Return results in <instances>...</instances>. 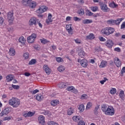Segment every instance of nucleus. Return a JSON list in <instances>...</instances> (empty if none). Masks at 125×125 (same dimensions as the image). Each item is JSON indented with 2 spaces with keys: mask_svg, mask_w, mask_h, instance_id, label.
Wrapping results in <instances>:
<instances>
[{
  "mask_svg": "<svg viewBox=\"0 0 125 125\" xmlns=\"http://www.w3.org/2000/svg\"><path fill=\"white\" fill-rule=\"evenodd\" d=\"M99 106H100V105H98L97 106L95 107V109L94 110V113L95 115H97V114H98V110L99 109Z\"/></svg>",
  "mask_w": 125,
  "mask_h": 125,
  "instance_id": "nucleus-36",
  "label": "nucleus"
},
{
  "mask_svg": "<svg viewBox=\"0 0 125 125\" xmlns=\"http://www.w3.org/2000/svg\"><path fill=\"white\" fill-rule=\"evenodd\" d=\"M108 33L109 35H111V34H113L114 32H115V29L112 27H108Z\"/></svg>",
  "mask_w": 125,
  "mask_h": 125,
  "instance_id": "nucleus-37",
  "label": "nucleus"
},
{
  "mask_svg": "<svg viewBox=\"0 0 125 125\" xmlns=\"http://www.w3.org/2000/svg\"><path fill=\"white\" fill-rule=\"evenodd\" d=\"M43 114L45 115L46 116L49 114V111L48 110H45L43 112Z\"/></svg>",
  "mask_w": 125,
  "mask_h": 125,
  "instance_id": "nucleus-59",
  "label": "nucleus"
},
{
  "mask_svg": "<svg viewBox=\"0 0 125 125\" xmlns=\"http://www.w3.org/2000/svg\"><path fill=\"white\" fill-rule=\"evenodd\" d=\"M124 20V18H118L116 20H113V25H120V23Z\"/></svg>",
  "mask_w": 125,
  "mask_h": 125,
  "instance_id": "nucleus-10",
  "label": "nucleus"
},
{
  "mask_svg": "<svg viewBox=\"0 0 125 125\" xmlns=\"http://www.w3.org/2000/svg\"><path fill=\"white\" fill-rule=\"evenodd\" d=\"M8 114H9V108L7 107L1 111L0 115L1 117H2L3 115H8Z\"/></svg>",
  "mask_w": 125,
  "mask_h": 125,
  "instance_id": "nucleus-12",
  "label": "nucleus"
},
{
  "mask_svg": "<svg viewBox=\"0 0 125 125\" xmlns=\"http://www.w3.org/2000/svg\"><path fill=\"white\" fill-rule=\"evenodd\" d=\"M106 81H108V79L106 77L104 78V80L100 81L101 84H104V83H106Z\"/></svg>",
  "mask_w": 125,
  "mask_h": 125,
  "instance_id": "nucleus-48",
  "label": "nucleus"
},
{
  "mask_svg": "<svg viewBox=\"0 0 125 125\" xmlns=\"http://www.w3.org/2000/svg\"><path fill=\"white\" fill-rule=\"evenodd\" d=\"M19 42H21L22 44H24V43H25V42H26V41L25 40L24 37L21 36L19 38Z\"/></svg>",
  "mask_w": 125,
  "mask_h": 125,
  "instance_id": "nucleus-32",
  "label": "nucleus"
},
{
  "mask_svg": "<svg viewBox=\"0 0 125 125\" xmlns=\"http://www.w3.org/2000/svg\"><path fill=\"white\" fill-rule=\"evenodd\" d=\"M107 64V62L103 60L101 62V64L100 65V68H104L106 66V64Z\"/></svg>",
  "mask_w": 125,
  "mask_h": 125,
  "instance_id": "nucleus-31",
  "label": "nucleus"
},
{
  "mask_svg": "<svg viewBox=\"0 0 125 125\" xmlns=\"http://www.w3.org/2000/svg\"><path fill=\"white\" fill-rule=\"evenodd\" d=\"M99 4L101 6V10L104 11V12H108V11H110V9L108 8L107 5L102 2H99Z\"/></svg>",
  "mask_w": 125,
  "mask_h": 125,
  "instance_id": "nucleus-3",
  "label": "nucleus"
},
{
  "mask_svg": "<svg viewBox=\"0 0 125 125\" xmlns=\"http://www.w3.org/2000/svg\"><path fill=\"white\" fill-rule=\"evenodd\" d=\"M78 55L80 57H81V58H83L84 57V55H85V53H84L83 50H81L79 53Z\"/></svg>",
  "mask_w": 125,
  "mask_h": 125,
  "instance_id": "nucleus-28",
  "label": "nucleus"
},
{
  "mask_svg": "<svg viewBox=\"0 0 125 125\" xmlns=\"http://www.w3.org/2000/svg\"><path fill=\"white\" fill-rule=\"evenodd\" d=\"M32 1V0H22V3L23 5H28V4H30Z\"/></svg>",
  "mask_w": 125,
  "mask_h": 125,
  "instance_id": "nucleus-23",
  "label": "nucleus"
},
{
  "mask_svg": "<svg viewBox=\"0 0 125 125\" xmlns=\"http://www.w3.org/2000/svg\"><path fill=\"white\" fill-rule=\"evenodd\" d=\"M4 21V19L2 17H0V24H2L3 23V21Z\"/></svg>",
  "mask_w": 125,
  "mask_h": 125,
  "instance_id": "nucleus-60",
  "label": "nucleus"
},
{
  "mask_svg": "<svg viewBox=\"0 0 125 125\" xmlns=\"http://www.w3.org/2000/svg\"><path fill=\"white\" fill-rule=\"evenodd\" d=\"M117 92V90L115 88H113L110 91L111 94H115Z\"/></svg>",
  "mask_w": 125,
  "mask_h": 125,
  "instance_id": "nucleus-45",
  "label": "nucleus"
},
{
  "mask_svg": "<svg viewBox=\"0 0 125 125\" xmlns=\"http://www.w3.org/2000/svg\"><path fill=\"white\" fill-rule=\"evenodd\" d=\"M29 24L30 26H32V25H37V18H32L29 21Z\"/></svg>",
  "mask_w": 125,
  "mask_h": 125,
  "instance_id": "nucleus-8",
  "label": "nucleus"
},
{
  "mask_svg": "<svg viewBox=\"0 0 125 125\" xmlns=\"http://www.w3.org/2000/svg\"><path fill=\"white\" fill-rule=\"evenodd\" d=\"M36 99V100H38V101H42V100L43 99V96L41 94L37 95Z\"/></svg>",
  "mask_w": 125,
  "mask_h": 125,
  "instance_id": "nucleus-26",
  "label": "nucleus"
},
{
  "mask_svg": "<svg viewBox=\"0 0 125 125\" xmlns=\"http://www.w3.org/2000/svg\"><path fill=\"white\" fill-rule=\"evenodd\" d=\"M40 91L39 90V89H36L34 91H32V90H30L29 91V92L30 93H32V94H36V93H38V92H39Z\"/></svg>",
  "mask_w": 125,
  "mask_h": 125,
  "instance_id": "nucleus-47",
  "label": "nucleus"
},
{
  "mask_svg": "<svg viewBox=\"0 0 125 125\" xmlns=\"http://www.w3.org/2000/svg\"><path fill=\"white\" fill-rule=\"evenodd\" d=\"M79 109L80 112H83L84 111V105L83 104H81L79 106Z\"/></svg>",
  "mask_w": 125,
  "mask_h": 125,
  "instance_id": "nucleus-41",
  "label": "nucleus"
},
{
  "mask_svg": "<svg viewBox=\"0 0 125 125\" xmlns=\"http://www.w3.org/2000/svg\"><path fill=\"white\" fill-rule=\"evenodd\" d=\"M58 70L59 71V72H63L65 70V67L63 65H60L58 68Z\"/></svg>",
  "mask_w": 125,
  "mask_h": 125,
  "instance_id": "nucleus-38",
  "label": "nucleus"
},
{
  "mask_svg": "<svg viewBox=\"0 0 125 125\" xmlns=\"http://www.w3.org/2000/svg\"><path fill=\"white\" fill-rule=\"evenodd\" d=\"M109 6H110V7H112V8H117L118 4H116L115 2L113 1L109 3Z\"/></svg>",
  "mask_w": 125,
  "mask_h": 125,
  "instance_id": "nucleus-24",
  "label": "nucleus"
},
{
  "mask_svg": "<svg viewBox=\"0 0 125 125\" xmlns=\"http://www.w3.org/2000/svg\"><path fill=\"white\" fill-rule=\"evenodd\" d=\"M82 23L83 24H90V23H92V20L86 19L83 21Z\"/></svg>",
  "mask_w": 125,
  "mask_h": 125,
  "instance_id": "nucleus-29",
  "label": "nucleus"
},
{
  "mask_svg": "<svg viewBox=\"0 0 125 125\" xmlns=\"http://www.w3.org/2000/svg\"><path fill=\"white\" fill-rule=\"evenodd\" d=\"M9 104L11 106H12L13 108L18 107L20 105V100L16 98H12L9 101Z\"/></svg>",
  "mask_w": 125,
  "mask_h": 125,
  "instance_id": "nucleus-1",
  "label": "nucleus"
},
{
  "mask_svg": "<svg viewBox=\"0 0 125 125\" xmlns=\"http://www.w3.org/2000/svg\"><path fill=\"white\" fill-rule=\"evenodd\" d=\"M106 23H107V24H108V25H113L114 20L110 19V20H107L106 21Z\"/></svg>",
  "mask_w": 125,
  "mask_h": 125,
  "instance_id": "nucleus-40",
  "label": "nucleus"
},
{
  "mask_svg": "<svg viewBox=\"0 0 125 125\" xmlns=\"http://www.w3.org/2000/svg\"><path fill=\"white\" fill-rule=\"evenodd\" d=\"M77 13H78V14H80V15H83V14H84V11H83V9H81L79 10L78 11Z\"/></svg>",
  "mask_w": 125,
  "mask_h": 125,
  "instance_id": "nucleus-43",
  "label": "nucleus"
},
{
  "mask_svg": "<svg viewBox=\"0 0 125 125\" xmlns=\"http://www.w3.org/2000/svg\"><path fill=\"white\" fill-rule=\"evenodd\" d=\"M68 91H71L72 92H74V93H77L78 92V90L75 89V87L73 86H70L66 88Z\"/></svg>",
  "mask_w": 125,
  "mask_h": 125,
  "instance_id": "nucleus-13",
  "label": "nucleus"
},
{
  "mask_svg": "<svg viewBox=\"0 0 125 125\" xmlns=\"http://www.w3.org/2000/svg\"><path fill=\"white\" fill-rule=\"evenodd\" d=\"M119 96L122 100H125V92L124 90H121L119 94Z\"/></svg>",
  "mask_w": 125,
  "mask_h": 125,
  "instance_id": "nucleus-27",
  "label": "nucleus"
},
{
  "mask_svg": "<svg viewBox=\"0 0 125 125\" xmlns=\"http://www.w3.org/2000/svg\"><path fill=\"white\" fill-rule=\"evenodd\" d=\"M48 9L47 7L45 6H42L40 7L38 10H37L36 12L38 14H42V13H43L45 11H46Z\"/></svg>",
  "mask_w": 125,
  "mask_h": 125,
  "instance_id": "nucleus-4",
  "label": "nucleus"
},
{
  "mask_svg": "<svg viewBox=\"0 0 125 125\" xmlns=\"http://www.w3.org/2000/svg\"><path fill=\"white\" fill-rule=\"evenodd\" d=\"M72 24H67L66 26V30L67 31L68 34L73 35V29H72Z\"/></svg>",
  "mask_w": 125,
  "mask_h": 125,
  "instance_id": "nucleus-9",
  "label": "nucleus"
},
{
  "mask_svg": "<svg viewBox=\"0 0 125 125\" xmlns=\"http://www.w3.org/2000/svg\"><path fill=\"white\" fill-rule=\"evenodd\" d=\"M115 51H117V52H121V48L119 47H116L114 48Z\"/></svg>",
  "mask_w": 125,
  "mask_h": 125,
  "instance_id": "nucleus-61",
  "label": "nucleus"
},
{
  "mask_svg": "<svg viewBox=\"0 0 125 125\" xmlns=\"http://www.w3.org/2000/svg\"><path fill=\"white\" fill-rule=\"evenodd\" d=\"M105 44L106 46H107L109 48H112L114 45V42H113L112 40H108L105 42Z\"/></svg>",
  "mask_w": 125,
  "mask_h": 125,
  "instance_id": "nucleus-5",
  "label": "nucleus"
},
{
  "mask_svg": "<svg viewBox=\"0 0 125 125\" xmlns=\"http://www.w3.org/2000/svg\"><path fill=\"white\" fill-rule=\"evenodd\" d=\"M80 64L83 68H86L88 65V62L85 59H83L80 61Z\"/></svg>",
  "mask_w": 125,
  "mask_h": 125,
  "instance_id": "nucleus-7",
  "label": "nucleus"
},
{
  "mask_svg": "<svg viewBox=\"0 0 125 125\" xmlns=\"http://www.w3.org/2000/svg\"><path fill=\"white\" fill-rule=\"evenodd\" d=\"M62 60H63V59H62V58H56V61H57V62H58L59 63H60V62H62Z\"/></svg>",
  "mask_w": 125,
  "mask_h": 125,
  "instance_id": "nucleus-52",
  "label": "nucleus"
},
{
  "mask_svg": "<svg viewBox=\"0 0 125 125\" xmlns=\"http://www.w3.org/2000/svg\"><path fill=\"white\" fill-rule=\"evenodd\" d=\"M107 104H104L102 105L101 110L103 111V112H104L105 114H106V110H107Z\"/></svg>",
  "mask_w": 125,
  "mask_h": 125,
  "instance_id": "nucleus-30",
  "label": "nucleus"
},
{
  "mask_svg": "<svg viewBox=\"0 0 125 125\" xmlns=\"http://www.w3.org/2000/svg\"><path fill=\"white\" fill-rule=\"evenodd\" d=\"M87 98V95L84 94L82 95L81 99H86Z\"/></svg>",
  "mask_w": 125,
  "mask_h": 125,
  "instance_id": "nucleus-53",
  "label": "nucleus"
},
{
  "mask_svg": "<svg viewBox=\"0 0 125 125\" xmlns=\"http://www.w3.org/2000/svg\"><path fill=\"white\" fill-rule=\"evenodd\" d=\"M36 63H37V60L33 59H32L30 61H29L28 65H35Z\"/></svg>",
  "mask_w": 125,
  "mask_h": 125,
  "instance_id": "nucleus-34",
  "label": "nucleus"
},
{
  "mask_svg": "<svg viewBox=\"0 0 125 125\" xmlns=\"http://www.w3.org/2000/svg\"><path fill=\"white\" fill-rule=\"evenodd\" d=\"M34 115H35V113H34L33 112L31 111H29L27 113H25L23 114V117H24V118H29V117H33V116Z\"/></svg>",
  "mask_w": 125,
  "mask_h": 125,
  "instance_id": "nucleus-15",
  "label": "nucleus"
},
{
  "mask_svg": "<svg viewBox=\"0 0 125 125\" xmlns=\"http://www.w3.org/2000/svg\"><path fill=\"white\" fill-rule=\"evenodd\" d=\"M78 125H85V123L82 120L78 122Z\"/></svg>",
  "mask_w": 125,
  "mask_h": 125,
  "instance_id": "nucleus-55",
  "label": "nucleus"
},
{
  "mask_svg": "<svg viewBox=\"0 0 125 125\" xmlns=\"http://www.w3.org/2000/svg\"><path fill=\"white\" fill-rule=\"evenodd\" d=\"M92 107V103L91 102H89L86 105V110H89V109H90Z\"/></svg>",
  "mask_w": 125,
  "mask_h": 125,
  "instance_id": "nucleus-35",
  "label": "nucleus"
},
{
  "mask_svg": "<svg viewBox=\"0 0 125 125\" xmlns=\"http://www.w3.org/2000/svg\"><path fill=\"white\" fill-rule=\"evenodd\" d=\"M95 39V37L94 36V34L93 33H90L89 35L86 37V40H94Z\"/></svg>",
  "mask_w": 125,
  "mask_h": 125,
  "instance_id": "nucleus-17",
  "label": "nucleus"
},
{
  "mask_svg": "<svg viewBox=\"0 0 125 125\" xmlns=\"http://www.w3.org/2000/svg\"><path fill=\"white\" fill-rule=\"evenodd\" d=\"M27 42H29V43H33V42H35V40H34V39H33L27 38Z\"/></svg>",
  "mask_w": 125,
  "mask_h": 125,
  "instance_id": "nucleus-49",
  "label": "nucleus"
},
{
  "mask_svg": "<svg viewBox=\"0 0 125 125\" xmlns=\"http://www.w3.org/2000/svg\"><path fill=\"white\" fill-rule=\"evenodd\" d=\"M91 10L92 11H93V12H95V11H98V7L97 6H92L91 7Z\"/></svg>",
  "mask_w": 125,
  "mask_h": 125,
  "instance_id": "nucleus-42",
  "label": "nucleus"
},
{
  "mask_svg": "<svg viewBox=\"0 0 125 125\" xmlns=\"http://www.w3.org/2000/svg\"><path fill=\"white\" fill-rule=\"evenodd\" d=\"M24 75L25 77H29V76H31V73L29 72H25Z\"/></svg>",
  "mask_w": 125,
  "mask_h": 125,
  "instance_id": "nucleus-64",
  "label": "nucleus"
},
{
  "mask_svg": "<svg viewBox=\"0 0 125 125\" xmlns=\"http://www.w3.org/2000/svg\"><path fill=\"white\" fill-rule=\"evenodd\" d=\"M74 113H75V110L72 107H70L67 110V115H68V116H71V115L74 114Z\"/></svg>",
  "mask_w": 125,
  "mask_h": 125,
  "instance_id": "nucleus-19",
  "label": "nucleus"
},
{
  "mask_svg": "<svg viewBox=\"0 0 125 125\" xmlns=\"http://www.w3.org/2000/svg\"><path fill=\"white\" fill-rule=\"evenodd\" d=\"M114 62L116 66H117L118 68L122 66V62L120 61V59L119 58L115 59Z\"/></svg>",
  "mask_w": 125,
  "mask_h": 125,
  "instance_id": "nucleus-14",
  "label": "nucleus"
},
{
  "mask_svg": "<svg viewBox=\"0 0 125 125\" xmlns=\"http://www.w3.org/2000/svg\"><path fill=\"white\" fill-rule=\"evenodd\" d=\"M87 11H88L87 15L88 16H91L92 15H93V13H92L90 10H87Z\"/></svg>",
  "mask_w": 125,
  "mask_h": 125,
  "instance_id": "nucleus-62",
  "label": "nucleus"
},
{
  "mask_svg": "<svg viewBox=\"0 0 125 125\" xmlns=\"http://www.w3.org/2000/svg\"><path fill=\"white\" fill-rule=\"evenodd\" d=\"M12 87L14 89H19V88H20V86H19V85H13V84H12Z\"/></svg>",
  "mask_w": 125,
  "mask_h": 125,
  "instance_id": "nucleus-51",
  "label": "nucleus"
},
{
  "mask_svg": "<svg viewBox=\"0 0 125 125\" xmlns=\"http://www.w3.org/2000/svg\"><path fill=\"white\" fill-rule=\"evenodd\" d=\"M9 55L14 56L15 55V50L13 48H10L9 51Z\"/></svg>",
  "mask_w": 125,
  "mask_h": 125,
  "instance_id": "nucleus-20",
  "label": "nucleus"
},
{
  "mask_svg": "<svg viewBox=\"0 0 125 125\" xmlns=\"http://www.w3.org/2000/svg\"><path fill=\"white\" fill-rule=\"evenodd\" d=\"M58 86L60 88H66L67 87V85L65 83H61L59 84Z\"/></svg>",
  "mask_w": 125,
  "mask_h": 125,
  "instance_id": "nucleus-25",
  "label": "nucleus"
},
{
  "mask_svg": "<svg viewBox=\"0 0 125 125\" xmlns=\"http://www.w3.org/2000/svg\"><path fill=\"white\" fill-rule=\"evenodd\" d=\"M36 38H37V35H36V34H34V33L31 34L30 36L27 37V38L32 39V40H34V41H35Z\"/></svg>",
  "mask_w": 125,
  "mask_h": 125,
  "instance_id": "nucleus-39",
  "label": "nucleus"
},
{
  "mask_svg": "<svg viewBox=\"0 0 125 125\" xmlns=\"http://www.w3.org/2000/svg\"><path fill=\"white\" fill-rule=\"evenodd\" d=\"M30 54L28 52H26L23 54V57L25 58V59H28L29 58Z\"/></svg>",
  "mask_w": 125,
  "mask_h": 125,
  "instance_id": "nucleus-46",
  "label": "nucleus"
},
{
  "mask_svg": "<svg viewBox=\"0 0 125 125\" xmlns=\"http://www.w3.org/2000/svg\"><path fill=\"white\" fill-rule=\"evenodd\" d=\"M30 7H31V8H35L36 6H37V5L35 4V3H32L31 4H30L29 5Z\"/></svg>",
  "mask_w": 125,
  "mask_h": 125,
  "instance_id": "nucleus-54",
  "label": "nucleus"
},
{
  "mask_svg": "<svg viewBox=\"0 0 125 125\" xmlns=\"http://www.w3.org/2000/svg\"><path fill=\"white\" fill-rule=\"evenodd\" d=\"M13 80V77H12V75H9L6 76V81L7 82H11Z\"/></svg>",
  "mask_w": 125,
  "mask_h": 125,
  "instance_id": "nucleus-33",
  "label": "nucleus"
},
{
  "mask_svg": "<svg viewBox=\"0 0 125 125\" xmlns=\"http://www.w3.org/2000/svg\"><path fill=\"white\" fill-rule=\"evenodd\" d=\"M40 41L42 43H43L44 44L47 43V42H49V41H47L46 39H41Z\"/></svg>",
  "mask_w": 125,
  "mask_h": 125,
  "instance_id": "nucleus-44",
  "label": "nucleus"
},
{
  "mask_svg": "<svg viewBox=\"0 0 125 125\" xmlns=\"http://www.w3.org/2000/svg\"><path fill=\"white\" fill-rule=\"evenodd\" d=\"M95 50L98 52H99V51H102V49L100 48V47H98L95 48Z\"/></svg>",
  "mask_w": 125,
  "mask_h": 125,
  "instance_id": "nucleus-57",
  "label": "nucleus"
},
{
  "mask_svg": "<svg viewBox=\"0 0 125 125\" xmlns=\"http://www.w3.org/2000/svg\"><path fill=\"white\" fill-rule=\"evenodd\" d=\"M105 115H108V116H113V115H115V110L114 109V107L108 106L105 111Z\"/></svg>",
  "mask_w": 125,
  "mask_h": 125,
  "instance_id": "nucleus-2",
  "label": "nucleus"
},
{
  "mask_svg": "<svg viewBox=\"0 0 125 125\" xmlns=\"http://www.w3.org/2000/svg\"><path fill=\"white\" fill-rule=\"evenodd\" d=\"M9 25H12L13 24V19H8Z\"/></svg>",
  "mask_w": 125,
  "mask_h": 125,
  "instance_id": "nucleus-58",
  "label": "nucleus"
},
{
  "mask_svg": "<svg viewBox=\"0 0 125 125\" xmlns=\"http://www.w3.org/2000/svg\"><path fill=\"white\" fill-rule=\"evenodd\" d=\"M52 17V15H51V14L49 13L48 16V20H46V24H49V23H50V22H52V21H51Z\"/></svg>",
  "mask_w": 125,
  "mask_h": 125,
  "instance_id": "nucleus-22",
  "label": "nucleus"
},
{
  "mask_svg": "<svg viewBox=\"0 0 125 125\" xmlns=\"http://www.w3.org/2000/svg\"><path fill=\"white\" fill-rule=\"evenodd\" d=\"M99 39L101 42H105L106 41V39L103 37H99Z\"/></svg>",
  "mask_w": 125,
  "mask_h": 125,
  "instance_id": "nucleus-63",
  "label": "nucleus"
},
{
  "mask_svg": "<svg viewBox=\"0 0 125 125\" xmlns=\"http://www.w3.org/2000/svg\"><path fill=\"white\" fill-rule=\"evenodd\" d=\"M13 11L9 12L7 13V19H14V17L13 16Z\"/></svg>",
  "mask_w": 125,
  "mask_h": 125,
  "instance_id": "nucleus-18",
  "label": "nucleus"
},
{
  "mask_svg": "<svg viewBox=\"0 0 125 125\" xmlns=\"http://www.w3.org/2000/svg\"><path fill=\"white\" fill-rule=\"evenodd\" d=\"M59 104V101L58 100H54L51 102V105L53 106V107H55L57 105Z\"/></svg>",
  "mask_w": 125,
  "mask_h": 125,
  "instance_id": "nucleus-16",
  "label": "nucleus"
},
{
  "mask_svg": "<svg viewBox=\"0 0 125 125\" xmlns=\"http://www.w3.org/2000/svg\"><path fill=\"white\" fill-rule=\"evenodd\" d=\"M102 35H104V36H109V30L108 27H105L101 31Z\"/></svg>",
  "mask_w": 125,
  "mask_h": 125,
  "instance_id": "nucleus-11",
  "label": "nucleus"
},
{
  "mask_svg": "<svg viewBox=\"0 0 125 125\" xmlns=\"http://www.w3.org/2000/svg\"><path fill=\"white\" fill-rule=\"evenodd\" d=\"M73 20L74 21H78V22H80V21H81L82 20V19H80V18H78L77 17H73Z\"/></svg>",
  "mask_w": 125,
  "mask_h": 125,
  "instance_id": "nucleus-50",
  "label": "nucleus"
},
{
  "mask_svg": "<svg viewBox=\"0 0 125 125\" xmlns=\"http://www.w3.org/2000/svg\"><path fill=\"white\" fill-rule=\"evenodd\" d=\"M11 119H12V117H5L4 118V121H10Z\"/></svg>",
  "mask_w": 125,
  "mask_h": 125,
  "instance_id": "nucleus-56",
  "label": "nucleus"
},
{
  "mask_svg": "<svg viewBox=\"0 0 125 125\" xmlns=\"http://www.w3.org/2000/svg\"><path fill=\"white\" fill-rule=\"evenodd\" d=\"M43 68L47 75H50V73H51V69L48 67V66L47 64H44L43 66Z\"/></svg>",
  "mask_w": 125,
  "mask_h": 125,
  "instance_id": "nucleus-6",
  "label": "nucleus"
},
{
  "mask_svg": "<svg viewBox=\"0 0 125 125\" xmlns=\"http://www.w3.org/2000/svg\"><path fill=\"white\" fill-rule=\"evenodd\" d=\"M72 119L74 122L79 123L82 120V118H81V116H73Z\"/></svg>",
  "mask_w": 125,
  "mask_h": 125,
  "instance_id": "nucleus-21",
  "label": "nucleus"
}]
</instances>
